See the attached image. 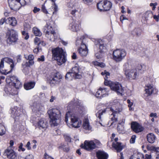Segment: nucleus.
Wrapping results in <instances>:
<instances>
[{
	"label": "nucleus",
	"mask_w": 159,
	"mask_h": 159,
	"mask_svg": "<svg viewBox=\"0 0 159 159\" xmlns=\"http://www.w3.org/2000/svg\"><path fill=\"white\" fill-rule=\"evenodd\" d=\"M110 105L111 107L109 108L99 111L96 113V116L101 119V115L103 113L105 112L107 109H110V110L112 112V114L111 115V116H113L111 118V120L112 121L111 124V125L117 121V119L115 117L116 115L121 112L122 110V108L120 103L116 100H114L113 102H111Z\"/></svg>",
	"instance_id": "f257e3e1"
},
{
	"label": "nucleus",
	"mask_w": 159,
	"mask_h": 159,
	"mask_svg": "<svg viewBox=\"0 0 159 159\" xmlns=\"http://www.w3.org/2000/svg\"><path fill=\"white\" fill-rule=\"evenodd\" d=\"M8 79L10 80L9 85L6 86L4 89V91L7 94L12 95L18 94L17 89L21 87V83L18 78L14 75H11L8 77Z\"/></svg>",
	"instance_id": "f03ea898"
},
{
	"label": "nucleus",
	"mask_w": 159,
	"mask_h": 159,
	"mask_svg": "<svg viewBox=\"0 0 159 159\" xmlns=\"http://www.w3.org/2000/svg\"><path fill=\"white\" fill-rule=\"evenodd\" d=\"M15 65L11 58L6 57L1 59L0 63V72L7 74L14 69Z\"/></svg>",
	"instance_id": "7ed1b4c3"
},
{
	"label": "nucleus",
	"mask_w": 159,
	"mask_h": 159,
	"mask_svg": "<svg viewBox=\"0 0 159 159\" xmlns=\"http://www.w3.org/2000/svg\"><path fill=\"white\" fill-rule=\"evenodd\" d=\"M48 113L50 119V125L53 126H57L60 122V111L58 109L53 108L48 110Z\"/></svg>",
	"instance_id": "20e7f679"
},
{
	"label": "nucleus",
	"mask_w": 159,
	"mask_h": 159,
	"mask_svg": "<svg viewBox=\"0 0 159 159\" xmlns=\"http://www.w3.org/2000/svg\"><path fill=\"white\" fill-rule=\"evenodd\" d=\"M52 56L54 59L57 61V64L61 65L64 63L66 61L64 52L61 48H57L52 49Z\"/></svg>",
	"instance_id": "39448f33"
},
{
	"label": "nucleus",
	"mask_w": 159,
	"mask_h": 159,
	"mask_svg": "<svg viewBox=\"0 0 159 159\" xmlns=\"http://www.w3.org/2000/svg\"><path fill=\"white\" fill-rule=\"evenodd\" d=\"M70 120V125L75 128L79 127L81 125V122L79 120L77 116L71 112L68 111L66 114L65 121L67 123L68 120ZM70 125V124L69 123Z\"/></svg>",
	"instance_id": "423d86ee"
},
{
	"label": "nucleus",
	"mask_w": 159,
	"mask_h": 159,
	"mask_svg": "<svg viewBox=\"0 0 159 159\" xmlns=\"http://www.w3.org/2000/svg\"><path fill=\"white\" fill-rule=\"evenodd\" d=\"M123 71L127 79H135L138 76L139 73L136 68L131 67L129 69V65L128 63H125L123 66Z\"/></svg>",
	"instance_id": "0eeeda50"
},
{
	"label": "nucleus",
	"mask_w": 159,
	"mask_h": 159,
	"mask_svg": "<svg viewBox=\"0 0 159 159\" xmlns=\"http://www.w3.org/2000/svg\"><path fill=\"white\" fill-rule=\"evenodd\" d=\"M82 75L80 71L79 67L77 65L72 68L70 71L67 72L65 76L66 79L70 80L73 78L80 79Z\"/></svg>",
	"instance_id": "6e6552de"
},
{
	"label": "nucleus",
	"mask_w": 159,
	"mask_h": 159,
	"mask_svg": "<svg viewBox=\"0 0 159 159\" xmlns=\"http://www.w3.org/2000/svg\"><path fill=\"white\" fill-rule=\"evenodd\" d=\"M126 53L125 50L117 49L113 52V59L116 62H120L126 56Z\"/></svg>",
	"instance_id": "1a4fd4ad"
},
{
	"label": "nucleus",
	"mask_w": 159,
	"mask_h": 159,
	"mask_svg": "<svg viewBox=\"0 0 159 159\" xmlns=\"http://www.w3.org/2000/svg\"><path fill=\"white\" fill-rule=\"evenodd\" d=\"M45 27L48 28L46 31V36L50 41H54L59 36L58 34L55 32L51 26L47 24Z\"/></svg>",
	"instance_id": "9d476101"
},
{
	"label": "nucleus",
	"mask_w": 159,
	"mask_h": 159,
	"mask_svg": "<svg viewBox=\"0 0 159 159\" xmlns=\"http://www.w3.org/2000/svg\"><path fill=\"white\" fill-rule=\"evenodd\" d=\"M112 6L111 2L107 0L101 1L97 4L98 8L100 11H107L109 10Z\"/></svg>",
	"instance_id": "9b49d317"
},
{
	"label": "nucleus",
	"mask_w": 159,
	"mask_h": 159,
	"mask_svg": "<svg viewBox=\"0 0 159 159\" xmlns=\"http://www.w3.org/2000/svg\"><path fill=\"white\" fill-rule=\"evenodd\" d=\"M7 35V42L9 44L15 43L18 40L17 33L14 30H11Z\"/></svg>",
	"instance_id": "f8f14e48"
},
{
	"label": "nucleus",
	"mask_w": 159,
	"mask_h": 159,
	"mask_svg": "<svg viewBox=\"0 0 159 159\" xmlns=\"http://www.w3.org/2000/svg\"><path fill=\"white\" fill-rule=\"evenodd\" d=\"M81 44V47L78 49L79 53L82 57L86 56L88 53V49L86 45L83 43L81 40H77L76 44L77 46Z\"/></svg>",
	"instance_id": "ddd939ff"
},
{
	"label": "nucleus",
	"mask_w": 159,
	"mask_h": 159,
	"mask_svg": "<svg viewBox=\"0 0 159 159\" xmlns=\"http://www.w3.org/2000/svg\"><path fill=\"white\" fill-rule=\"evenodd\" d=\"M80 147L88 151L93 150L96 148V144L93 141L85 140L84 144H81Z\"/></svg>",
	"instance_id": "4468645a"
},
{
	"label": "nucleus",
	"mask_w": 159,
	"mask_h": 159,
	"mask_svg": "<svg viewBox=\"0 0 159 159\" xmlns=\"http://www.w3.org/2000/svg\"><path fill=\"white\" fill-rule=\"evenodd\" d=\"M109 89L107 88H100L96 94L97 98L104 97L108 95Z\"/></svg>",
	"instance_id": "2eb2a0df"
},
{
	"label": "nucleus",
	"mask_w": 159,
	"mask_h": 159,
	"mask_svg": "<svg viewBox=\"0 0 159 159\" xmlns=\"http://www.w3.org/2000/svg\"><path fill=\"white\" fill-rule=\"evenodd\" d=\"M30 107L32 111L35 113L40 112L44 110V107L40 104L36 102L32 103L30 105Z\"/></svg>",
	"instance_id": "dca6fc26"
},
{
	"label": "nucleus",
	"mask_w": 159,
	"mask_h": 159,
	"mask_svg": "<svg viewBox=\"0 0 159 159\" xmlns=\"http://www.w3.org/2000/svg\"><path fill=\"white\" fill-rule=\"evenodd\" d=\"M111 89L116 92L118 94H121L123 91L121 84L117 82H113L111 86Z\"/></svg>",
	"instance_id": "f3484780"
},
{
	"label": "nucleus",
	"mask_w": 159,
	"mask_h": 159,
	"mask_svg": "<svg viewBox=\"0 0 159 159\" xmlns=\"http://www.w3.org/2000/svg\"><path fill=\"white\" fill-rule=\"evenodd\" d=\"M35 126L40 129H45L48 126V123L44 118H41L39 119Z\"/></svg>",
	"instance_id": "a211bd4d"
},
{
	"label": "nucleus",
	"mask_w": 159,
	"mask_h": 159,
	"mask_svg": "<svg viewBox=\"0 0 159 159\" xmlns=\"http://www.w3.org/2000/svg\"><path fill=\"white\" fill-rule=\"evenodd\" d=\"M19 0H8V3L9 6L11 10L15 11L19 10L20 8L19 6V3L18 1Z\"/></svg>",
	"instance_id": "6ab92c4d"
},
{
	"label": "nucleus",
	"mask_w": 159,
	"mask_h": 159,
	"mask_svg": "<svg viewBox=\"0 0 159 159\" xmlns=\"http://www.w3.org/2000/svg\"><path fill=\"white\" fill-rule=\"evenodd\" d=\"M4 154L7 157L10 159H15L16 158L17 154L12 149L8 148L4 152Z\"/></svg>",
	"instance_id": "aec40b11"
},
{
	"label": "nucleus",
	"mask_w": 159,
	"mask_h": 159,
	"mask_svg": "<svg viewBox=\"0 0 159 159\" xmlns=\"http://www.w3.org/2000/svg\"><path fill=\"white\" fill-rule=\"evenodd\" d=\"M155 89L154 86L152 84H148L145 86V95L147 96L151 95L153 93Z\"/></svg>",
	"instance_id": "412c9836"
},
{
	"label": "nucleus",
	"mask_w": 159,
	"mask_h": 159,
	"mask_svg": "<svg viewBox=\"0 0 159 159\" xmlns=\"http://www.w3.org/2000/svg\"><path fill=\"white\" fill-rule=\"evenodd\" d=\"M131 128L136 133L141 132L144 129L140 125L136 122H133L132 123Z\"/></svg>",
	"instance_id": "4be33fe9"
},
{
	"label": "nucleus",
	"mask_w": 159,
	"mask_h": 159,
	"mask_svg": "<svg viewBox=\"0 0 159 159\" xmlns=\"http://www.w3.org/2000/svg\"><path fill=\"white\" fill-rule=\"evenodd\" d=\"M21 111L20 108L17 107H14L11 109V116L14 118L16 116H19L20 115Z\"/></svg>",
	"instance_id": "5701e85b"
},
{
	"label": "nucleus",
	"mask_w": 159,
	"mask_h": 159,
	"mask_svg": "<svg viewBox=\"0 0 159 159\" xmlns=\"http://www.w3.org/2000/svg\"><path fill=\"white\" fill-rule=\"evenodd\" d=\"M80 25L78 22L74 20L70 25V29L73 31L77 32L80 30Z\"/></svg>",
	"instance_id": "b1692460"
},
{
	"label": "nucleus",
	"mask_w": 159,
	"mask_h": 159,
	"mask_svg": "<svg viewBox=\"0 0 159 159\" xmlns=\"http://www.w3.org/2000/svg\"><path fill=\"white\" fill-rule=\"evenodd\" d=\"M96 155L98 159H107L108 155L104 151L98 150L96 152Z\"/></svg>",
	"instance_id": "393cba45"
},
{
	"label": "nucleus",
	"mask_w": 159,
	"mask_h": 159,
	"mask_svg": "<svg viewBox=\"0 0 159 159\" xmlns=\"http://www.w3.org/2000/svg\"><path fill=\"white\" fill-rule=\"evenodd\" d=\"M118 138H116L115 139V141L116 143H113V147L116 150L117 152H120L123 149L122 146L121 145L120 143L117 142Z\"/></svg>",
	"instance_id": "a878e982"
},
{
	"label": "nucleus",
	"mask_w": 159,
	"mask_h": 159,
	"mask_svg": "<svg viewBox=\"0 0 159 159\" xmlns=\"http://www.w3.org/2000/svg\"><path fill=\"white\" fill-rule=\"evenodd\" d=\"M6 23L14 26L16 25L17 21L14 17H9L6 20Z\"/></svg>",
	"instance_id": "bb28decb"
},
{
	"label": "nucleus",
	"mask_w": 159,
	"mask_h": 159,
	"mask_svg": "<svg viewBox=\"0 0 159 159\" xmlns=\"http://www.w3.org/2000/svg\"><path fill=\"white\" fill-rule=\"evenodd\" d=\"M147 137L148 142L151 143L155 142L156 138V137L154 134L152 133H150L148 134Z\"/></svg>",
	"instance_id": "cd10ccee"
},
{
	"label": "nucleus",
	"mask_w": 159,
	"mask_h": 159,
	"mask_svg": "<svg viewBox=\"0 0 159 159\" xmlns=\"http://www.w3.org/2000/svg\"><path fill=\"white\" fill-rule=\"evenodd\" d=\"M152 17L153 14L150 11H146L143 14V18L146 20H148L149 19L152 18Z\"/></svg>",
	"instance_id": "c85d7f7f"
},
{
	"label": "nucleus",
	"mask_w": 159,
	"mask_h": 159,
	"mask_svg": "<svg viewBox=\"0 0 159 159\" xmlns=\"http://www.w3.org/2000/svg\"><path fill=\"white\" fill-rule=\"evenodd\" d=\"M35 84V83L34 82H29L25 84L24 88L26 90H29L33 88Z\"/></svg>",
	"instance_id": "c756f323"
},
{
	"label": "nucleus",
	"mask_w": 159,
	"mask_h": 159,
	"mask_svg": "<svg viewBox=\"0 0 159 159\" xmlns=\"http://www.w3.org/2000/svg\"><path fill=\"white\" fill-rule=\"evenodd\" d=\"M48 80L51 85H54L55 84L58 83L57 80L55 79L53 76L52 77H50L48 78Z\"/></svg>",
	"instance_id": "7c9ffc66"
},
{
	"label": "nucleus",
	"mask_w": 159,
	"mask_h": 159,
	"mask_svg": "<svg viewBox=\"0 0 159 159\" xmlns=\"http://www.w3.org/2000/svg\"><path fill=\"white\" fill-rule=\"evenodd\" d=\"M33 31L36 36H40L42 34V33L40 30L37 27H34L33 28Z\"/></svg>",
	"instance_id": "2f4dec72"
},
{
	"label": "nucleus",
	"mask_w": 159,
	"mask_h": 159,
	"mask_svg": "<svg viewBox=\"0 0 159 159\" xmlns=\"http://www.w3.org/2000/svg\"><path fill=\"white\" fill-rule=\"evenodd\" d=\"M135 68L139 70H142L143 72L146 70V66L143 64H139Z\"/></svg>",
	"instance_id": "473e14b6"
},
{
	"label": "nucleus",
	"mask_w": 159,
	"mask_h": 159,
	"mask_svg": "<svg viewBox=\"0 0 159 159\" xmlns=\"http://www.w3.org/2000/svg\"><path fill=\"white\" fill-rule=\"evenodd\" d=\"M99 51L100 52H103V53L105 52L106 49V44H100L99 45Z\"/></svg>",
	"instance_id": "72a5a7b5"
},
{
	"label": "nucleus",
	"mask_w": 159,
	"mask_h": 159,
	"mask_svg": "<svg viewBox=\"0 0 159 159\" xmlns=\"http://www.w3.org/2000/svg\"><path fill=\"white\" fill-rule=\"evenodd\" d=\"M83 125L84 128L86 130H89L90 129L89 120L87 119L85 120L84 121Z\"/></svg>",
	"instance_id": "f704fd0d"
},
{
	"label": "nucleus",
	"mask_w": 159,
	"mask_h": 159,
	"mask_svg": "<svg viewBox=\"0 0 159 159\" xmlns=\"http://www.w3.org/2000/svg\"><path fill=\"white\" fill-rule=\"evenodd\" d=\"M117 129L119 133H124L125 132L124 127L120 123L118 125Z\"/></svg>",
	"instance_id": "c9c22d12"
},
{
	"label": "nucleus",
	"mask_w": 159,
	"mask_h": 159,
	"mask_svg": "<svg viewBox=\"0 0 159 159\" xmlns=\"http://www.w3.org/2000/svg\"><path fill=\"white\" fill-rule=\"evenodd\" d=\"M104 54L103 52H100L98 51V52H95V56L97 59H98L102 58Z\"/></svg>",
	"instance_id": "e433bc0d"
},
{
	"label": "nucleus",
	"mask_w": 159,
	"mask_h": 159,
	"mask_svg": "<svg viewBox=\"0 0 159 159\" xmlns=\"http://www.w3.org/2000/svg\"><path fill=\"white\" fill-rule=\"evenodd\" d=\"M53 76L55 78V79L57 80L58 83L60 82V79L62 78V76L59 73H56L54 74Z\"/></svg>",
	"instance_id": "4c0bfd02"
},
{
	"label": "nucleus",
	"mask_w": 159,
	"mask_h": 159,
	"mask_svg": "<svg viewBox=\"0 0 159 159\" xmlns=\"http://www.w3.org/2000/svg\"><path fill=\"white\" fill-rule=\"evenodd\" d=\"M5 132L6 129L5 128L3 125L0 124V135H3L5 134Z\"/></svg>",
	"instance_id": "58836bf2"
},
{
	"label": "nucleus",
	"mask_w": 159,
	"mask_h": 159,
	"mask_svg": "<svg viewBox=\"0 0 159 159\" xmlns=\"http://www.w3.org/2000/svg\"><path fill=\"white\" fill-rule=\"evenodd\" d=\"M105 81L104 82V84L105 85L107 86H109L111 88V86L113 82H112L110 80H107V78H104Z\"/></svg>",
	"instance_id": "ea45409f"
},
{
	"label": "nucleus",
	"mask_w": 159,
	"mask_h": 159,
	"mask_svg": "<svg viewBox=\"0 0 159 159\" xmlns=\"http://www.w3.org/2000/svg\"><path fill=\"white\" fill-rule=\"evenodd\" d=\"M33 156L32 155H28L25 157L19 156L18 157V159H32Z\"/></svg>",
	"instance_id": "a19ab883"
},
{
	"label": "nucleus",
	"mask_w": 159,
	"mask_h": 159,
	"mask_svg": "<svg viewBox=\"0 0 159 159\" xmlns=\"http://www.w3.org/2000/svg\"><path fill=\"white\" fill-rule=\"evenodd\" d=\"M22 35L24 36V39L25 40L28 39L29 38L28 34L25 31H23L22 32Z\"/></svg>",
	"instance_id": "79ce46f5"
},
{
	"label": "nucleus",
	"mask_w": 159,
	"mask_h": 159,
	"mask_svg": "<svg viewBox=\"0 0 159 159\" xmlns=\"http://www.w3.org/2000/svg\"><path fill=\"white\" fill-rule=\"evenodd\" d=\"M24 57L25 59L28 60H33L34 58V56L32 54H30L28 56L25 55Z\"/></svg>",
	"instance_id": "37998d69"
},
{
	"label": "nucleus",
	"mask_w": 159,
	"mask_h": 159,
	"mask_svg": "<svg viewBox=\"0 0 159 159\" xmlns=\"http://www.w3.org/2000/svg\"><path fill=\"white\" fill-rule=\"evenodd\" d=\"M101 75H105V78H108V76L110 75V74L109 72H107L106 70H104L103 72L101 73Z\"/></svg>",
	"instance_id": "c03bdc74"
},
{
	"label": "nucleus",
	"mask_w": 159,
	"mask_h": 159,
	"mask_svg": "<svg viewBox=\"0 0 159 159\" xmlns=\"http://www.w3.org/2000/svg\"><path fill=\"white\" fill-rule=\"evenodd\" d=\"M60 147L62 148L63 150L65 152H67L69 150L68 148L66 147V146L64 145H61Z\"/></svg>",
	"instance_id": "a18cd8bd"
},
{
	"label": "nucleus",
	"mask_w": 159,
	"mask_h": 159,
	"mask_svg": "<svg viewBox=\"0 0 159 159\" xmlns=\"http://www.w3.org/2000/svg\"><path fill=\"white\" fill-rule=\"evenodd\" d=\"M40 41V39L38 37H35L34 39V43L35 44H37L38 46H39V42Z\"/></svg>",
	"instance_id": "49530a36"
},
{
	"label": "nucleus",
	"mask_w": 159,
	"mask_h": 159,
	"mask_svg": "<svg viewBox=\"0 0 159 159\" xmlns=\"http://www.w3.org/2000/svg\"><path fill=\"white\" fill-rule=\"evenodd\" d=\"M135 138L136 136L135 135H133L132 136L130 140V142L131 143H135Z\"/></svg>",
	"instance_id": "de8ad7c7"
},
{
	"label": "nucleus",
	"mask_w": 159,
	"mask_h": 159,
	"mask_svg": "<svg viewBox=\"0 0 159 159\" xmlns=\"http://www.w3.org/2000/svg\"><path fill=\"white\" fill-rule=\"evenodd\" d=\"M64 137L66 141L69 142H70L71 141L70 138L69 136L66 135H64Z\"/></svg>",
	"instance_id": "09e8293b"
},
{
	"label": "nucleus",
	"mask_w": 159,
	"mask_h": 159,
	"mask_svg": "<svg viewBox=\"0 0 159 159\" xmlns=\"http://www.w3.org/2000/svg\"><path fill=\"white\" fill-rule=\"evenodd\" d=\"M18 2L19 3V6L20 7V5L23 6L25 4V0H19Z\"/></svg>",
	"instance_id": "8fccbe9b"
},
{
	"label": "nucleus",
	"mask_w": 159,
	"mask_h": 159,
	"mask_svg": "<svg viewBox=\"0 0 159 159\" xmlns=\"http://www.w3.org/2000/svg\"><path fill=\"white\" fill-rule=\"evenodd\" d=\"M37 61H44V56L43 55L41 56L38 58Z\"/></svg>",
	"instance_id": "3c124183"
},
{
	"label": "nucleus",
	"mask_w": 159,
	"mask_h": 159,
	"mask_svg": "<svg viewBox=\"0 0 159 159\" xmlns=\"http://www.w3.org/2000/svg\"><path fill=\"white\" fill-rule=\"evenodd\" d=\"M41 48H40L39 46H38L36 48L34 49L33 51L34 52V53H37L39 51V50L41 49Z\"/></svg>",
	"instance_id": "603ef678"
},
{
	"label": "nucleus",
	"mask_w": 159,
	"mask_h": 159,
	"mask_svg": "<svg viewBox=\"0 0 159 159\" xmlns=\"http://www.w3.org/2000/svg\"><path fill=\"white\" fill-rule=\"evenodd\" d=\"M42 10L43 12L47 14L48 13V11L46 9L44 6V5H43L42 7Z\"/></svg>",
	"instance_id": "864d4df0"
},
{
	"label": "nucleus",
	"mask_w": 159,
	"mask_h": 159,
	"mask_svg": "<svg viewBox=\"0 0 159 159\" xmlns=\"http://www.w3.org/2000/svg\"><path fill=\"white\" fill-rule=\"evenodd\" d=\"M44 156L46 159H54L52 157L49 156L46 153L44 154Z\"/></svg>",
	"instance_id": "5fc2aeb1"
},
{
	"label": "nucleus",
	"mask_w": 159,
	"mask_h": 159,
	"mask_svg": "<svg viewBox=\"0 0 159 159\" xmlns=\"http://www.w3.org/2000/svg\"><path fill=\"white\" fill-rule=\"evenodd\" d=\"M6 20L5 18H2L0 20V25H3L5 22L6 23Z\"/></svg>",
	"instance_id": "6e6d98bb"
},
{
	"label": "nucleus",
	"mask_w": 159,
	"mask_h": 159,
	"mask_svg": "<svg viewBox=\"0 0 159 159\" xmlns=\"http://www.w3.org/2000/svg\"><path fill=\"white\" fill-rule=\"evenodd\" d=\"M127 102L129 104L128 106L129 107H130L129 109L130 110V107L133 105V103L132 102H131L130 101L129 99H128L127 100Z\"/></svg>",
	"instance_id": "4d7b16f0"
},
{
	"label": "nucleus",
	"mask_w": 159,
	"mask_h": 159,
	"mask_svg": "<svg viewBox=\"0 0 159 159\" xmlns=\"http://www.w3.org/2000/svg\"><path fill=\"white\" fill-rule=\"evenodd\" d=\"M157 156L156 159H159V148H157L156 149Z\"/></svg>",
	"instance_id": "13d9d810"
},
{
	"label": "nucleus",
	"mask_w": 159,
	"mask_h": 159,
	"mask_svg": "<svg viewBox=\"0 0 159 159\" xmlns=\"http://www.w3.org/2000/svg\"><path fill=\"white\" fill-rule=\"evenodd\" d=\"M152 156L151 155H148L146 154L145 155V159H151Z\"/></svg>",
	"instance_id": "bf43d9fd"
},
{
	"label": "nucleus",
	"mask_w": 159,
	"mask_h": 159,
	"mask_svg": "<svg viewBox=\"0 0 159 159\" xmlns=\"http://www.w3.org/2000/svg\"><path fill=\"white\" fill-rule=\"evenodd\" d=\"M83 1L85 4H88L91 2L93 0H83Z\"/></svg>",
	"instance_id": "052dcab7"
},
{
	"label": "nucleus",
	"mask_w": 159,
	"mask_h": 159,
	"mask_svg": "<svg viewBox=\"0 0 159 159\" xmlns=\"http://www.w3.org/2000/svg\"><path fill=\"white\" fill-rule=\"evenodd\" d=\"M153 17L154 19H155L157 21H158L159 19V14H158V15H154L153 16Z\"/></svg>",
	"instance_id": "680f3d73"
},
{
	"label": "nucleus",
	"mask_w": 159,
	"mask_h": 159,
	"mask_svg": "<svg viewBox=\"0 0 159 159\" xmlns=\"http://www.w3.org/2000/svg\"><path fill=\"white\" fill-rule=\"evenodd\" d=\"M120 20L121 21L124 20H128L127 18L125 16H123V15L122 16H120Z\"/></svg>",
	"instance_id": "e2e57ef3"
},
{
	"label": "nucleus",
	"mask_w": 159,
	"mask_h": 159,
	"mask_svg": "<svg viewBox=\"0 0 159 159\" xmlns=\"http://www.w3.org/2000/svg\"><path fill=\"white\" fill-rule=\"evenodd\" d=\"M30 142H28L26 145V147L27 148L28 150H30L31 149V147L30 146Z\"/></svg>",
	"instance_id": "0e129e2a"
},
{
	"label": "nucleus",
	"mask_w": 159,
	"mask_h": 159,
	"mask_svg": "<svg viewBox=\"0 0 159 159\" xmlns=\"http://www.w3.org/2000/svg\"><path fill=\"white\" fill-rule=\"evenodd\" d=\"M40 9L39 8H37L36 7H34V9L33 11L34 13H36L37 12L39 11Z\"/></svg>",
	"instance_id": "69168bd1"
},
{
	"label": "nucleus",
	"mask_w": 159,
	"mask_h": 159,
	"mask_svg": "<svg viewBox=\"0 0 159 159\" xmlns=\"http://www.w3.org/2000/svg\"><path fill=\"white\" fill-rule=\"evenodd\" d=\"M77 12H78L77 10H76L75 9H74L72 10L71 13L73 15L75 16V13Z\"/></svg>",
	"instance_id": "338daca9"
},
{
	"label": "nucleus",
	"mask_w": 159,
	"mask_h": 159,
	"mask_svg": "<svg viewBox=\"0 0 159 159\" xmlns=\"http://www.w3.org/2000/svg\"><path fill=\"white\" fill-rule=\"evenodd\" d=\"M56 99V97L55 96H52L51 97V99H50V102H52L54 100Z\"/></svg>",
	"instance_id": "774afa93"
}]
</instances>
